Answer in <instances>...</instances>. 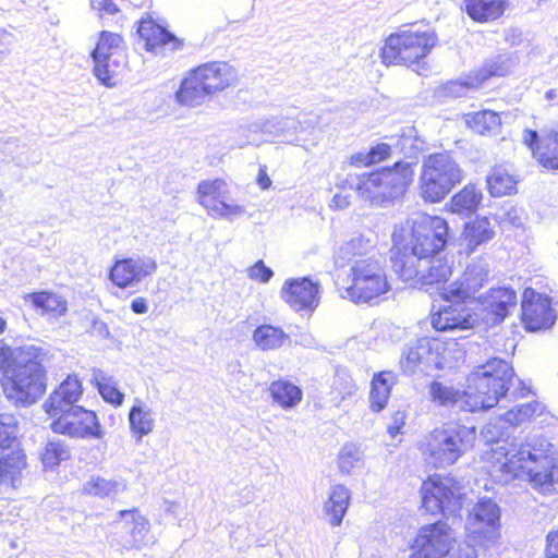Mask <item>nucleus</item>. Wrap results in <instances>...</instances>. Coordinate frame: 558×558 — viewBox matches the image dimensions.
Instances as JSON below:
<instances>
[{
	"mask_svg": "<svg viewBox=\"0 0 558 558\" xmlns=\"http://www.w3.org/2000/svg\"><path fill=\"white\" fill-rule=\"evenodd\" d=\"M529 391V387L515 378L512 366L497 357L476 367L468 378L465 390L438 380L432 381L428 388L434 403L470 412L490 409L504 397L520 398Z\"/></svg>",
	"mask_w": 558,
	"mask_h": 558,
	"instance_id": "obj_1",
	"label": "nucleus"
},
{
	"mask_svg": "<svg viewBox=\"0 0 558 558\" xmlns=\"http://www.w3.org/2000/svg\"><path fill=\"white\" fill-rule=\"evenodd\" d=\"M485 459L492 464L490 475L500 482L526 477L532 487L542 494L558 490V459L554 446L543 436H529L511 450L496 442Z\"/></svg>",
	"mask_w": 558,
	"mask_h": 558,
	"instance_id": "obj_2",
	"label": "nucleus"
},
{
	"mask_svg": "<svg viewBox=\"0 0 558 558\" xmlns=\"http://www.w3.org/2000/svg\"><path fill=\"white\" fill-rule=\"evenodd\" d=\"M448 229L447 221L437 216H421L395 226L391 263L402 281L408 282L417 276L414 264L427 265L445 248Z\"/></svg>",
	"mask_w": 558,
	"mask_h": 558,
	"instance_id": "obj_3",
	"label": "nucleus"
},
{
	"mask_svg": "<svg viewBox=\"0 0 558 558\" xmlns=\"http://www.w3.org/2000/svg\"><path fill=\"white\" fill-rule=\"evenodd\" d=\"M363 241V238H356L347 242L336 255L339 267L351 265L352 283L343 289L341 296L354 303H368L390 289L383 257L357 255L353 252Z\"/></svg>",
	"mask_w": 558,
	"mask_h": 558,
	"instance_id": "obj_4",
	"label": "nucleus"
},
{
	"mask_svg": "<svg viewBox=\"0 0 558 558\" xmlns=\"http://www.w3.org/2000/svg\"><path fill=\"white\" fill-rule=\"evenodd\" d=\"M43 355V350L35 345L16 349L15 360L5 374L3 384L5 397L15 405H32L46 391Z\"/></svg>",
	"mask_w": 558,
	"mask_h": 558,
	"instance_id": "obj_5",
	"label": "nucleus"
},
{
	"mask_svg": "<svg viewBox=\"0 0 558 558\" xmlns=\"http://www.w3.org/2000/svg\"><path fill=\"white\" fill-rule=\"evenodd\" d=\"M410 162H396L393 168L383 169L359 177L356 192L373 206L383 207L401 197L413 181Z\"/></svg>",
	"mask_w": 558,
	"mask_h": 558,
	"instance_id": "obj_6",
	"label": "nucleus"
},
{
	"mask_svg": "<svg viewBox=\"0 0 558 558\" xmlns=\"http://www.w3.org/2000/svg\"><path fill=\"white\" fill-rule=\"evenodd\" d=\"M475 440L474 427L448 424L433 430L422 447L426 461L437 469L454 464Z\"/></svg>",
	"mask_w": 558,
	"mask_h": 558,
	"instance_id": "obj_7",
	"label": "nucleus"
},
{
	"mask_svg": "<svg viewBox=\"0 0 558 558\" xmlns=\"http://www.w3.org/2000/svg\"><path fill=\"white\" fill-rule=\"evenodd\" d=\"M463 171L448 153L428 155L422 163L418 186L425 202L438 203L462 181Z\"/></svg>",
	"mask_w": 558,
	"mask_h": 558,
	"instance_id": "obj_8",
	"label": "nucleus"
},
{
	"mask_svg": "<svg viewBox=\"0 0 558 558\" xmlns=\"http://www.w3.org/2000/svg\"><path fill=\"white\" fill-rule=\"evenodd\" d=\"M437 43V35L429 31L404 29L391 34L381 48V59L386 65L413 64L425 58Z\"/></svg>",
	"mask_w": 558,
	"mask_h": 558,
	"instance_id": "obj_9",
	"label": "nucleus"
},
{
	"mask_svg": "<svg viewBox=\"0 0 558 558\" xmlns=\"http://www.w3.org/2000/svg\"><path fill=\"white\" fill-rule=\"evenodd\" d=\"M422 505L432 513L456 517L463 506L464 493L460 484L449 476H435L421 487Z\"/></svg>",
	"mask_w": 558,
	"mask_h": 558,
	"instance_id": "obj_10",
	"label": "nucleus"
},
{
	"mask_svg": "<svg viewBox=\"0 0 558 558\" xmlns=\"http://www.w3.org/2000/svg\"><path fill=\"white\" fill-rule=\"evenodd\" d=\"M229 184L225 180H203L197 185L196 201L210 217L233 220L244 215L245 208L229 203Z\"/></svg>",
	"mask_w": 558,
	"mask_h": 558,
	"instance_id": "obj_11",
	"label": "nucleus"
},
{
	"mask_svg": "<svg viewBox=\"0 0 558 558\" xmlns=\"http://www.w3.org/2000/svg\"><path fill=\"white\" fill-rule=\"evenodd\" d=\"M444 345L437 339L421 338L410 343L403 351L401 367L404 373L413 374L416 371L428 374L444 367Z\"/></svg>",
	"mask_w": 558,
	"mask_h": 558,
	"instance_id": "obj_12",
	"label": "nucleus"
},
{
	"mask_svg": "<svg viewBox=\"0 0 558 558\" xmlns=\"http://www.w3.org/2000/svg\"><path fill=\"white\" fill-rule=\"evenodd\" d=\"M456 544L453 530L444 521L426 524L420 527L410 558H441Z\"/></svg>",
	"mask_w": 558,
	"mask_h": 558,
	"instance_id": "obj_13",
	"label": "nucleus"
},
{
	"mask_svg": "<svg viewBox=\"0 0 558 558\" xmlns=\"http://www.w3.org/2000/svg\"><path fill=\"white\" fill-rule=\"evenodd\" d=\"M56 417L51 423V429L57 434L72 438L89 437L99 439L102 436L96 413L85 410L83 407H70Z\"/></svg>",
	"mask_w": 558,
	"mask_h": 558,
	"instance_id": "obj_14",
	"label": "nucleus"
},
{
	"mask_svg": "<svg viewBox=\"0 0 558 558\" xmlns=\"http://www.w3.org/2000/svg\"><path fill=\"white\" fill-rule=\"evenodd\" d=\"M500 507L490 498L483 497L469 513L466 529L470 533L495 542L500 535Z\"/></svg>",
	"mask_w": 558,
	"mask_h": 558,
	"instance_id": "obj_15",
	"label": "nucleus"
},
{
	"mask_svg": "<svg viewBox=\"0 0 558 558\" xmlns=\"http://www.w3.org/2000/svg\"><path fill=\"white\" fill-rule=\"evenodd\" d=\"M521 308L522 322L527 330L547 329L555 324L556 314L550 307V299L531 288L523 292Z\"/></svg>",
	"mask_w": 558,
	"mask_h": 558,
	"instance_id": "obj_16",
	"label": "nucleus"
},
{
	"mask_svg": "<svg viewBox=\"0 0 558 558\" xmlns=\"http://www.w3.org/2000/svg\"><path fill=\"white\" fill-rule=\"evenodd\" d=\"M488 265L480 259L468 266L462 277L441 289L445 301H468L488 279Z\"/></svg>",
	"mask_w": 558,
	"mask_h": 558,
	"instance_id": "obj_17",
	"label": "nucleus"
},
{
	"mask_svg": "<svg viewBox=\"0 0 558 558\" xmlns=\"http://www.w3.org/2000/svg\"><path fill=\"white\" fill-rule=\"evenodd\" d=\"M282 299L294 311H314L320 299V284L307 277L287 279L281 288Z\"/></svg>",
	"mask_w": 558,
	"mask_h": 558,
	"instance_id": "obj_18",
	"label": "nucleus"
},
{
	"mask_svg": "<svg viewBox=\"0 0 558 558\" xmlns=\"http://www.w3.org/2000/svg\"><path fill=\"white\" fill-rule=\"evenodd\" d=\"M156 269L157 264L150 257L118 259L109 271V279L119 288H132Z\"/></svg>",
	"mask_w": 558,
	"mask_h": 558,
	"instance_id": "obj_19",
	"label": "nucleus"
},
{
	"mask_svg": "<svg viewBox=\"0 0 558 558\" xmlns=\"http://www.w3.org/2000/svg\"><path fill=\"white\" fill-rule=\"evenodd\" d=\"M511 69L510 59L506 56H498L497 58L485 62V64L475 73L449 82L445 89L453 97H462L471 89L480 87L490 76H504Z\"/></svg>",
	"mask_w": 558,
	"mask_h": 558,
	"instance_id": "obj_20",
	"label": "nucleus"
},
{
	"mask_svg": "<svg viewBox=\"0 0 558 558\" xmlns=\"http://www.w3.org/2000/svg\"><path fill=\"white\" fill-rule=\"evenodd\" d=\"M523 143L544 168L558 169V128L545 132L542 136L536 131L524 130Z\"/></svg>",
	"mask_w": 558,
	"mask_h": 558,
	"instance_id": "obj_21",
	"label": "nucleus"
},
{
	"mask_svg": "<svg viewBox=\"0 0 558 558\" xmlns=\"http://www.w3.org/2000/svg\"><path fill=\"white\" fill-rule=\"evenodd\" d=\"M117 525L122 530L121 544L125 549H138L148 544V520L137 510H122Z\"/></svg>",
	"mask_w": 558,
	"mask_h": 558,
	"instance_id": "obj_22",
	"label": "nucleus"
},
{
	"mask_svg": "<svg viewBox=\"0 0 558 558\" xmlns=\"http://www.w3.org/2000/svg\"><path fill=\"white\" fill-rule=\"evenodd\" d=\"M487 324L497 325L501 323L517 306V293L509 287L490 289L480 299Z\"/></svg>",
	"mask_w": 558,
	"mask_h": 558,
	"instance_id": "obj_23",
	"label": "nucleus"
},
{
	"mask_svg": "<svg viewBox=\"0 0 558 558\" xmlns=\"http://www.w3.org/2000/svg\"><path fill=\"white\" fill-rule=\"evenodd\" d=\"M451 304L432 315V325L438 331L470 329L476 323L475 316L463 304L466 301H449Z\"/></svg>",
	"mask_w": 558,
	"mask_h": 558,
	"instance_id": "obj_24",
	"label": "nucleus"
},
{
	"mask_svg": "<svg viewBox=\"0 0 558 558\" xmlns=\"http://www.w3.org/2000/svg\"><path fill=\"white\" fill-rule=\"evenodd\" d=\"M194 71L210 96L228 88L238 78L233 66L227 62L205 63L194 69Z\"/></svg>",
	"mask_w": 558,
	"mask_h": 558,
	"instance_id": "obj_25",
	"label": "nucleus"
},
{
	"mask_svg": "<svg viewBox=\"0 0 558 558\" xmlns=\"http://www.w3.org/2000/svg\"><path fill=\"white\" fill-rule=\"evenodd\" d=\"M83 393L81 381L76 376H68L57 389H54L44 403L45 411L51 416H58L70 407H76Z\"/></svg>",
	"mask_w": 558,
	"mask_h": 558,
	"instance_id": "obj_26",
	"label": "nucleus"
},
{
	"mask_svg": "<svg viewBox=\"0 0 558 558\" xmlns=\"http://www.w3.org/2000/svg\"><path fill=\"white\" fill-rule=\"evenodd\" d=\"M298 123L293 118H272L265 121L262 131L266 134L277 137H283L289 144L302 146L306 150H312L317 146L316 138L308 141L296 134Z\"/></svg>",
	"mask_w": 558,
	"mask_h": 558,
	"instance_id": "obj_27",
	"label": "nucleus"
},
{
	"mask_svg": "<svg viewBox=\"0 0 558 558\" xmlns=\"http://www.w3.org/2000/svg\"><path fill=\"white\" fill-rule=\"evenodd\" d=\"M26 454L22 450L11 451L0 459V486L17 488L26 469Z\"/></svg>",
	"mask_w": 558,
	"mask_h": 558,
	"instance_id": "obj_28",
	"label": "nucleus"
},
{
	"mask_svg": "<svg viewBox=\"0 0 558 558\" xmlns=\"http://www.w3.org/2000/svg\"><path fill=\"white\" fill-rule=\"evenodd\" d=\"M350 498V489L344 485L336 484L330 487L329 496L324 504L323 512L327 521L332 526L341 524L349 508Z\"/></svg>",
	"mask_w": 558,
	"mask_h": 558,
	"instance_id": "obj_29",
	"label": "nucleus"
},
{
	"mask_svg": "<svg viewBox=\"0 0 558 558\" xmlns=\"http://www.w3.org/2000/svg\"><path fill=\"white\" fill-rule=\"evenodd\" d=\"M201 82L195 71H191L175 92L177 102L189 108L203 105L210 95Z\"/></svg>",
	"mask_w": 558,
	"mask_h": 558,
	"instance_id": "obj_30",
	"label": "nucleus"
},
{
	"mask_svg": "<svg viewBox=\"0 0 558 558\" xmlns=\"http://www.w3.org/2000/svg\"><path fill=\"white\" fill-rule=\"evenodd\" d=\"M128 481L122 476L107 478L100 475H92L83 485V492L98 498H116L125 492Z\"/></svg>",
	"mask_w": 558,
	"mask_h": 558,
	"instance_id": "obj_31",
	"label": "nucleus"
},
{
	"mask_svg": "<svg viewBox=\"0 0 558 558\" xmlns=\"http://www.w3.org/2000/svg\"><path fill=\"white\" fill-rule=\"evenodd\" d=\"M494 233L492 225L486 217L476 218L465 223L461 244L465 246L466 253L471 254L476 247L493 239Z\"/></svg>",
	"mask_w": 558,
	"mask_h": 558,
	"instance_id": "obj_32",
	"label": "nucleus"
},
{
	"mask_svg": "<svg viewBox=\"0 0 558 558\" xmlns=\"http://www.w3.org/2000/svg\"><path fill=\"white\" fill-rule=\"evenodd\" d=\"M94 74L105 86L112 87L118 83L120 73L126 65V54L93 58Z\"/></svg>",
	"mask_w": 558,
	"mask_h": 558,
	"instance_id": "obj_33",
	"label": "nucleus"
},
{
	"mask_svg": "<svg viewBox=\"0 0 558 558\" xmlns=\"http://www.w3.org/2000/svg\"><path fill=\"white\" fill-rule=\"evenodd\" d=\"M468 15L475 22L498 20L507 9V0H464Z\"/></svg>",
	"mask_w": 558,
	"mask_h": 558,
	"instance_id": "obj_34",
	"label": "nucleus"
},
{
	"mask_svg": "<svg viewBox=\"0 0 558 558\" xmlns=\"http://www.w3.org/2000/svg\"><path fill=\"white\" fill-rule=\"evenodd\" d=\"M414 267L417 269V276L414 277L412 281L424 286L445 283L451 275V267L448 263L437 257L428 260L427 265L416 263ZM409 282H411V280Z\"/></svg>",
	"mask_w": 558,
	"mask_h": 558,
	"instance_id": "obj_35",
	"label": "nucleus"
},
{
	"mask_svg": "<svg viewBox=\"0 0 558 558\" xmlns=\"http://www.w3.org/2000/svg\"><path fill=\"white\" fill-rule=\"evenodd\" d=\"M395 379L391 372H379L373 376L369 392V407L373 412H380L386 408Z\"/></svg>",
	"mask_w": 558,
	"mask_h": 558,
	"instance_id": "obj_36",
	"label": "nucleus"
},
{
	"mask_svg": "<svg viewBox=\"0 0 558 558\" xmlns=\"http://www.w3.org/2000/svg\"><path fill=\"white\" fill-rule=\"evenodd\" d=\"M137 33L146 41L147 49L157 46H166L177 41L175 37L165 27L155 23L150 16L142 17L138 24Z\"/></svg>",
	"mask_w": 558,
	"mask_h": 558,
	"instance_id": "obj_37",
	"label": "nucleus"
},
{
	"mask_svg": "<svg viewBox=\"0 0 558 558\" xmlns=\"http://www.w3.org/2000/svg\"><path fill=\"white\" fill-rule=\"evenodd\" d=\"M28 299L36 311L52 318L64 315L68 310L66 301L56 293L43 291L29 294Z\"/></svg>",
	"mask_w": 558,
	"mask_h": 558,
	"instance_id": "obj_38",
	"label": "nucleus"
},
{
	"mask_svg": "<svg viewBox=\"0 0 558 558\" xmlns=\"http://www.w3.org/2000/svg\"><path fill=\"white\" fill-rule=\"evenodd\" d=\"M272 400L282 409H293L302 400L303 392L296 385L287 380H276L269 386Z\"/></svg>",
	"mask_w": 558,
	"mask_h": 558,
	"instance_id": "obj_39",
	"label": "nucleus"
},
{
	"mask_svg": "<svg viewBox=\"0 0 558 558\" xmlns=\"http://www.w3.org/2000/svg\"><path fill=\"white\" fill-rule=\"evenodd\" d=\"M481 201V191L475 185L470 184L452 196L450 210L461 216H470L477 210Z\"/></svg>",
	"mask_w": 558,
	"mask_h": 558,
	"instance_id": "obj_40",
	"label": "nucleus"
},
{
	"mask_svg": "<svg viewBox=\"0 0 558 558\" xmlns=\"http://www.w3.org/2000/svg\"><path fill=\"white\" fill-rule=\"evenodd\" d=\"M129 423L136 439L141 440L143 436L153 432L155 420L151 410L142 401L136 400L129 412Z\"/></svg>",
	"mask_w": 558,
	"mask_h": 558,
	"instance_id": "obj_41",
	"label": "nucleus"
},
{
	"mask_svg": "<svg viewBox=\"0 0 558 558\" xmlns=\"http://www.w3.org/2000/svg\"><path fill=\"white\" fill-rule=\"evenodd\" d=\"M289 336L280 328L272 325H262L253 332V341L263 351L281 348Z\"/></svg>",
	"mask_w": 558,
	"mask_h": 558,
	"instance_id": "obj_42",
	"label": "nucleus"
},
{
	"mask_svg": "<svg viewBox=\"0 0 558 558\" xmlns=\"http://www.w3.org/2000/svg\"><path fill=\"white\" fill-rule=\"evenodd\" d=\"M92 381L96 385L102 399L119 407L123 403L124 395L118 389L117 380L101 369H93Z\"/></svg>",
	"mask_w": 558,
	"mask_h": 558,
	"instance_id": "obj_43",
	"label": "nucleus"
},
{
	"mask_svg": "<svg viewBox=\"0 0 558 558\" xmlns=\"http://www.w3.org/2000/svg\"><path fill=\"white\" fill-rule=\"evenodd\" d=\"M70 457L71 450L63 440L51 439L44 447L41 462L45 469H53Z\"/></svg>",
	"mask_w": 558,
	"mask_h": 558,
	"instance_id": "obj_44",
	"label": "nucleus"
},
{
	"mask_svg": "<svg viewBox=\"0 0 558 558\" xmlns=\"http://www.w3.org/2000/svg\"><path fill=\"white\" fill-rule=\"evenodd\" d=\"M468 124L474 132L485 135L496 132L501 124V120L498 113L482 110L472 114L468 119Z\"/></svg>",
	"mask_w": 558,
	"mask_h": 558,
	"instance_id": "obj_45",
	"label": "nucleus"
},
{
	"mask_svg": "<svg viewBox=\"0 0 558 558\" xmlns=\"http://www.w3.org/2000/svg\"><path fill=\"white\" fill-rule=\"evenodd\" d=\"M488 190L494 197L510 194L515 187V181L502 168H494L487 177Z\"/></svg>",
	"mask_w": 558,
	"mask_h": 558,
	"instance_id": "obj_46",
	"label": "nucleus"
},
{
	"mask_svg": "<svg viewBox=\"0 0 558 558\" xmlns=\"http://www.w3.org/2000/svg\"><path fill=\"white\" fill-rule=\"evenodd\" d=\"M123 39L120 35L109 32H101L92 58L112 57L113 54H125L122 46Z\"/></svg>",
	"mask_w": 558,
	"mask_h": 558,
	"instance_id": "obj_47",
	"label": "nucleus"
},
{
	"mask_svg": "<svg viewBox=\"0 0 558 558\" xmlns=\"http://www.w3.org/2000/svg\"><path fill=\"white\" fill-rule=\"evenodd\" d=\"M543 405L537 401L520 404L506 412L502 416V421L509 425H519L525 421H529L536 414H541Z\"/></svg>",
	"mask_w": 558,
	"mask_h": 558,
	"instance_id": "obj_48",
	"label": "nucleus"
},
{
	"mask_svg": "<svg viewBox=\"0 0 558 558\" xmlns=\"http://www.w3.org/2000/svg\"><path fill=\"white\" fill-rule=\"evenodd\" d=\"M397 145L405 156L413 158L425 149L424 140L417 135V131L414 128L410 126L402 130Z\"/></svg>",
	"mask_w": 558,
	"mask_h": 558,
	"instance_id": "obj_49",
	"label": "nucleus"
},
{
	"mask_svg": "<svg viewBox=\"0 0 558 558\" xmlns=\"http://www.w3.org/2000/svg\"><path fill=\"white\" fill-rule=\"evenodd\" d=\"M363 453L354 444H347L339 453V470L343 474H349L351 470L362 460Z\"/></svg>",
	"mask_w": 558,
	"mask_h": 558,
	"instance_id": "obj_50",
	"label": "nucleus"
},
{
	"mask_svg": "<svg viewBox=\"0 0 558 558\" xmlns=\"http://www.w3.org/2000/svg\"><path fill=\"white\" fill-rule=\"evenodd\" d=\"M19 435L17 421L12 415H0V448H9Z\"/></svg>",
	"mask_w": 558,
	"mask_h": 558,
	"instance_id": "obj_51",
	"label": "nucleus"
},
{
	"mask_svg": "<svg viewBox=\"0 0 558 558\" xmlns=\"http://www.w3.org/2000/svg\"><path fill=\"white\" fill-rule=\"evenodd\" d=\"M298 123L296 134L307 138L308 141L316 138L318 142V136L316 133V128L318 124V118L314 114H301L298 119H294Z\"/></svg>",
	"mask_w": 558,
	"mask_h": 558,
	"instance_id": "obj_52",
	"label": "nucleus"
},
{
	"mask_svg": "<svg viewBox=\"0 0 558 558\" xmlns=\"http://www.w3.org/2000/svg\"><path fill=\"white\" fill-rule=\"evenodd\" d=\"M274 271L263 260H257L247 268V277L260 283H267L272 278Z\"/></svg>",
	"mask_w": 558,
	"mask_h": 558,
	"instance_id": "obj_53",
	"label": "nucleus"
},
{
	"mask_svg": "<svg viewBox=\"0 0 558 558\" xmlns=\"http://www.w3.org/2000/svg\"><path fill=\"white\" fill-rule=\"evenodd\" d=\"M476 550L466 543L453 544L441 558H476Z\"/></svg>",
	"mask_w": 558,
	"mask_h": 558,
	"instance_id": "obj_54",
	"label": "nucleus"
},
{
	"mask_svg": "<svg viewBox=\"0 0 558 558\" xmlns=\"http://www.w3.org/2000/svg\"><path fill=\"white\" fill-rule=\"evenodd\" d=\"M16 349H12L3 341L0 340V374L9 373V368H11L12 363L15 360Z\"/></svg>",
	"mask_w": 558,
	"mask_h": 558,
	"instance_id": "obj_55",
	"label": "nucleus"
},
{
	"mask_svg": "<svg viewBox=\"0 0 558 558\" xmlns=\"http://www.w3.org/2000/svg\"><path fill=\"white\" fill-rule=\"evenodd\" d=\"M391 148L386 143H380L369 149L368 155L371 163H377L385 160L390 155Z\"/></svg>",
	"mask_w": 558,
	"mask_h": 558,
	"instance_id": "obj_56",
	"label": "nucleus"
},
{
	"mask_svg": "<svg viewBox=\"0 0 558 558\" xmlns=\"http://www.w3.org/2000/svg\"><path fill=\"white\" fill-rule=\"evenodd\" d=\"M14 44V35L3 28H0V56L9 53Z\"/></svg>",
	"mask_w": 558,
	"mask_h": 558,
	"instance_id": "obj_57",
	"label": "nucleus"
},
{
	"mask_svg": "<svg viewBox=\"0 0 558 558\" xmlns=\"http://www.w3.org/2000/svg\"><path fill=\"white\" fill-rule=\"evenodd\" d=\"M546 555L548 558H558V529L547 535Z\"/></svg>",
	"mask_w": 558,
	"mask_h": 558,
	"instance_id": "obj_58",
	"label": "nucleus"
},
{
	"mask_svg": "<svg viewBox=\"0 0 558 558\" xmlns=\"http://www.w3.org/2000/svg\"><path fill=\"white\" fill-rule=\"evenodd\" d=\"M404 425V414L402 412H397L393 416V424L388 426V434L391 437H396L401 427Z\"/></svg>",
	"mask_w": 558,
	"mask_h": 558,
	"instance_id": "obj_59",
	"label": "nucleus"
},
{
	"mask_svg": "<svg viewBox=\"0 0 558 558\" xmlns=\"http://www.w3.org/2000/svg\"><path fill=\"white\" fill-rule=\"evenodd\" d=\"M131 310L135 314H146L148 311V303L145 298H135L130 305Z\"/></svg>",
	"mask_w": 558,
	"mask_h": 558,
	"instance_id": "obj_60",
	"label": "nucleus"
},
{
	"mask_svg": "<svg viewBox=\"0 0 558 558\" xmlns=\"http://www.w3.org/2000/svg\"><path fill=\"white\" fill-rule=\"evenodd\" d=\"M350 205V196L345 194H335L331 199V207L335 209H344Z\"/></svg>",
	"mask_w": 558,
	"mask_h": 558,
	"instance_id": "obj_61",
	"label": "nucleus"
},
{
	"mask_svg": "<svg viewBox=\"0 0 558 558\" xmlns=\"http://www.w3.org/2000/svg\"><path fill=\"white\" fill-rule=\"evenodd\" d=\"M350 162L353 166H361V165L369 166V165H372L368 153H357V154L352 155L350 158Z\"/></svg>",
	"mask_w": 558,
	"mask_h": 558,
	"instance_id": "obj_62",
	"label": "nucleus"
},
{
	"mask_svg": "<svg viewBox=\"0 0 558 558\" xmlns=\"http://www.w3.org/2000/svg\"><path fill=\"white\" fill-rule=\"evenodd\" d=\"M257 183L263 189L266 190L270 186L271 180L269 179L265 168H260L257 175Z\"/></svg>",
	"mask_w": 558,
	"mask_h": 558,
	"instance_id": "obj_63",
	"label": "nucleus"
},
{
	"mask_svg": "<svg viewBox=\"0 0 558 558\" xmlns=\"http://www.w3.org/2000/svg\"><path fill=\"white\" fill-rule=\"evenodd\" d=\"M101 10L108 14H114L118 12V8L112 0H102Z\"/></svg>",
	"mask_w": 558,
	"mask_h": 558,
	"instance_id": "obj_64",
	"label": "nucleus"
}]
</instances>
